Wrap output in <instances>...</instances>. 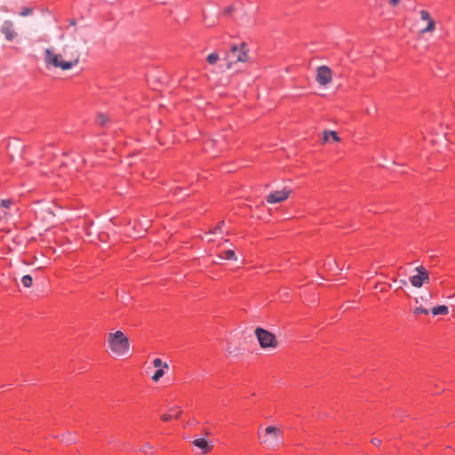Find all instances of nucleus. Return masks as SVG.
<instances>
[{"label": "nucleus", "mask_w": 455, "mask_h": 455, "mask_svg": "<svg viewBox=\"0 0 455 455\" xmlns=\"http://www.w3.org/2000/svg\"><path fill=\"white\" fill-rule=\"evenodd\" d=\"M80 52L78 50L68 49V45L63 47L61 53H56L52 49L44 51V63L46 68H55L61 70H69L79 63Z\"/></svg>", "instance_id": "f257e3e1"}, {"label": "nucleus", "mask_w": 455, "mask_h": 455, "mask_svg": "<svg viewBox=\"0 0 455 455\" xmlns=\"http://www.w3.org/2000/svg\"><path fill=\"white\" fill-rule=\"evenodd\" d=\"M260 444L267 449L277 450L283 443V432L275 426H268L258 432Z\"/></svg>", "instance_id": "f03ea898"}, {"label": "nucleus", "mask_w": 455, "mask_h": 455, "mask_svg": "<svg viewBox=\"0 0 455 455\" xmlns=\"http://www.w3.org/2000/svg\"><path fill=\"white\" fill-rule=\"evenodd\" d=\"M107 342L111 353L116 356L124 355L130 350L129 339L121 331L108 333Z\"/></svg>", "instance_id": "7ed1b4c3"}, {"label": "nucleus", "mask_w": 455, "mask_h": 455, "mask_svg": "<svg viewBox=\"0 0 455 455\" xmlns=\"http://www.w3.org/2000/svg\"><path fill=\"white\" fill-rule=\"evenodd\" d=\"M249 60L248 50L244 43L236 45L233 44L231 50L226 54L227 68H232L233 65L237 62H246Z\"/></svg>", "instance_id": "20e7f679"}, {"label": "nucleus", "mask_w": 455, "mask_h": 455, "mask_svg": "<svg viewBox=\"0 0 455 455\" xmlns=\"http://www.w3.org/2000/svg\"><path fill=\"white\" fill-rule=\"evenodd\" d=\"M255 335L260 345V347L264 349L267 348H275L278 346V341L275 336L270 331L264 330L260 327L256 328Z\"/></svg>", "instance_id": "39448f33"}, {"label": "nucleus", "mask_w": 455, "mask_h": 455, "mask_svg": "<svg viewBox=\"0 0 455 455\" xmlns=\"http://www.w3.org/2000/svg\"><path fill=\"white\" fill-rule=\"evenodd\" d=\"M418 275H412L410 279L411 283L415 288H420L423 283H428L430 281L428 271L422 266H419L415 269Z\"/></svg>", "instance_id": "423d86ee"}, {"label": "nucleus", "mask_w": 455, "mask_h": 455, "mask_svg": "<svg viewBox=\"0 0 455 455\" xmlns=\"http://www.w3.org/2000/svg\"><path fill=\"white\" fill-rule=\"evenodd\" d=\"M315 79L316 82L323 86L329 84L332 80V73L331 68L324 65L318 67Z\"/></svg>", "instance_id": "0eeeda50"}, {"label": "nucleus", "mask_w": 455, "mask_h": 455, "mask_svg": "<svg viewBox=\"0 0 455 455\" xmlns=\"http://www.w3.org/2000/svg\"><path fill=\"white\" fill-rule=\"evenodd\" d=\"M291 193V189L283 188L282 190L275 191L266 197L267 204H276L287 200Z\"/></svg>", "instance_id": "6e6552de"}, {"label": "nucleus", "mask_w": 455, "mask_h": 455, "mask_svg": "<svg viewBox=\"0 0 455 455\" xmlns=\"http://www.w3.org/2000/svg\"><path fill=\"white\" fill-rule=\"evenodd\" d=\"M1 32L4 35L7 41H12L18 36V32L14 24L11 20H5L1 26Z\"/></svg>", "instance_id": "1a4fd4ad"}, {"label": "nucleus", "mask_w": 455, "mask_h": 455, "mask_svg": "<svg viewBox=\"0 0 455 455\" xmlns=\"http://www.w3.org/2000/svg\"><path fill=\"white\" fill-rule=\"evenodd\" d=\"M420 19L422 20H425L427 23V26L424 28H422L419 32L421 35L427 33V32H431L435 29V23L430 17V13L427 11L422 10L420 12Z\"/></svg>", "instance_id": "9d476101"}, {"label": "nucleus", "mask_w": 455, "mask_h": 455, "mask_svg": "<svg viewBox=\"0 0 455 455\" xmlns=\"http://www.w3.org/2000/svg\"><path fill=\"white\" fill-rule=\"evenodd\" d=\"M193 445L201 450L202 453L205 454L210 452L213 445L208 440L204 438H197L192 442Z\"/></svg>", "instance_id": "9b49d317"}, {"label": "nucleus", "mask_w": 455, "mask_h": 455, "mask_svg": "<svg viewBox=\"0 0 455 455\" xmlns=\"http://www.w3.org/2000/svg\"><path fill=\"white\" fill-rule=\"evenodd\" d=\"M12 200L11 199H4L0 202V220L5 219L8 217L7 210L12 204Z\"/></svg>", "instance_id": "f8f14e48"}, {"label": "nucleus", "mask_w": 455, "mask_h": 455, "mask_svg": "<svg viewBox=\"0 0 455 455\" xmlns=\"http://www.w3.org/2000/svg\"><path fill=\"white\" fill-rule=\"evenodd\" d=\"M329 137H331V140L335 142L340 141V138L336 132L325 130L323 132V143H327L329 141Z\"/></svg>", "instance_id": "ddd939ff"}, {"label": "nucleus", "mask_w": 455, "mask_h": 455, "mask_svg": "<svg viewBox=\"0 0 455 455\" xmlns=\"http://www.w3.org/2000/svg\"><path fill=\"white\" fill-rule=\"evenodd\" d=\"M37 215L40 216L43 220H50L55 214L49 207L40 208L37 212Z\"/></svg>", "instance_id": "4468645a"}, {"label": "nucleus", "mask_w": 455, "mask_h": 455, "mask_svg": "<svg viewBox=\"0 0 455 455\" xmlns=\"http://www.w3.org/2000/svg\"><path fill=\"white\" fill-rule=\"evenodd\" d=\"M220 259H226L229 260H236V255L233 250H227L223 252V254L219 255Z\"/></svg>", "instance_id": "2eb2a0df"}, {"label": "nucleus", "mask_w": 455, "mask_h": 455, "mask_svg": "<svg viewBox=\"0 0 455 455\" xmlns=\"http://www.w3.org/2000/svg\"><path fill=\"white\" fill-rule=\"evenodd\" d=\"M432 314L434 315H447L448 314V307L446 306H444V305L433 307L432 308Z\"/></svg>", "instance_id": "dca6fc26"}, {"label": "nucleus", "mask_w": 455, "mask_h": 455, "mask_svg": "<svg viewBox=\"0 0 455 455\" xmlns=\"http://www.w3.org/2000/svg\"><path fill=\"white\" fill-rule=\"evenodd\" d=\"M61 442L66 443V444H71V443H76V436H75L74 434H69L68 433L67 435H63Z\"/></svg>", "instance_id": "f3484780"}, {"label": "nucleus", "mask_w": 455, "mask_h": 455, "mask_svg": "<svg viewBox=\"0 0 455 455\" xmlns=\"http://www.w3.org/2000/svg\"><path fill=\"white\" fill-rule=\"evenodd\" d=\"M21 283H22V285L25 287V288H29L32 286L33 284V278L30 275H25L22 278H21Z\"/></svg>", "instance_id": "a211bd4d"}, {"label": "nucleus", "mask_w": 455, "mask_h": 455, "mask_svg": "<svg viewBox=\"0 0 455 455\" xmlns=\"http://www.w3.org/2000/svg\"><path fill=\"white\" fill-rule=\"evenodd\" d=\"M206 60L210 65H214L220 60V57L217 52H212L207 56Z\"/></svg>", "instance_id": "6ab92c4d"}, {"label": "nucleus", "mask_w": 455, "mask_h": 455, "mask_svg": "<svg viewBox=\"0 0 455 455\" xmlns=\"http://www.w3.org/2000/svg\"><path fill=\"white\" fill-rule=\"evenodd\" d=\"M153 365L158 369H168L169 365L167 363H164L160 358H156L153 361Z\"/></svg>", "instance_id": "aec40b11"}, {"label": "nucleus", "mask_w": 455, "mask_h": 455, "mask_svg": "<svg viewBox=\"0 0 455 455\" xmlns=\"http://www.w3.org/2000/svg\"><path fill=\"white\" fill-rule=\"evenodd\" d=\"M164 374V369H158L152 376V380L157 382Z\"/></svg>", "instance_id": "412c9836"}, {"label": "nucleus", "mask_w": 455, "mask_h": 455, "mask_svg": "<svg viewBox=\"0 0 455 455\" xmlns=\"http://www.w3.org/2000/svg\"><path fill=\"white\" fill-rule=\"evenodd\" d=\"M97 120L100 125H105L108 121V116L106 114H99Z\"/></svg>", "instance_id": "4be33fe9"}, {"label": "nucleus", "mask_w": 455, "mask_h": 455, "mask_svg": "<svg viewBox=\"0 0 455 455\" xmlns=\"http://www.w3.org/2000/svg\"><path fill=\"white\" fill-rule=\"evenodd\" d=\"M224 226V221H220L218 223V225L210 231V233L212 234H218V233H222V228Z\"/></svg>", "instance_id": "5701e85b"}, {"label": "nucleus", "mask_w": 455, "mask_h": 455, "mask_svg": "<svg viewBox=\"0 0 455 455\" xmlns=\"http://www.w3.org/2000/svg\"><path fill=\"white\" fill-rule=\"evenodd\" d=\"M413 313L415 315H419V314L427 315L428 314V310L424 308V307H418L414 308Z\"/></svg>", "instance_id": "b1692460"}, {"label": "nucleus", "mask_w": 455, "mask_h": 455, "mask_svg": "<svg viewBox=\"0 0 455 455\" xmlns=\"http://www.w3.org/2000/svg\"><path fill=\"white\" fill-rule=\"evenodd\" d=\"M31 13V10L29 8H24L20 12L21 16H26Z\"/></svg>", "instance_id": "393cba45"}, {"label": "nucleus", "mask_w": 455, "mask_h": 455, "mask_svg": "<svg viewBox=\"0 0 455 455\" xmlns=\"http://www.w3.org/2000/svg\"><path fill=\"white\" fill-rule=\"evenodd\" d=\"M151 449H152V446L149 443H146L141 448V451H147L151 450Z\"/></svg>", "instance_id": "a878e982"}, {"label": "nucleus", "mask_w": 455, "mask_h": 455, "mask_svg": "<svg viewBox=\"0 0 455 455\" xmlns=\"http://www.w3.org/2000/svg\"><path fill=\"white\" fill-rule=\"evenodd\" d=\"M161 419L164 421H168V420H170L172 419V416L169 415V414H164V415L161 416Z\"/></svg>", "instance_id": "bb28decb"}, {"label": "nucleus", "mask_w": 455, "mask_h": 455, "mask_svg": "<svg viewBox=\"0 0 455 455\" xmlns=\"http://www.w3.org/2000/svg\"><path fill=\"white\" fill-rule=\"evenodd\" d=\"M371 443L376 446H379L381 443V441L379 439L373 438V439H371Z\"/></svg>", "instance_id": "cd10ccee"}, {"label": "nucleus", "mask_w": 455, "mask_h": 455, "mask_svg": "<svg viewBox=\"0 0 455 455\" xmlns=\"http://www.w3.org/2000/svg\"><path fill=\"white\" fill-rule=\"evenodd\" d=\"M228 352L229 354H233L236 351V348L235 347H233L232 346H228V348H227Z\"/></svg>", "instance_id": "c85d7f7f"}, {"label": "nucleus", "mask_w": 455, "mask_h": 455, "mask_svg": "<svg viewBox=\"0 0 455 455\" xmlns=\"http://www.w3.org/2000/svg\"><path fill=\"white\" fill-rule=\"evenodd\" d=\"M100 239L102 242H106V235H105V234H100Z\"/></svg>", "instance_id": "c756f323"}, {"label": "nucleus", "mask_w": 455, "mask_h": 455, "mask_svg": "<svg viewBox=\"0 0 455 455\" xmlns=\"http://www.w3.org/2000/svg\"><path fill=\"white\" fill-rule=\"evenodd\" d=\"M399 3V0H390V4L392 5H396Z\"/></svg>", "instance_id": "7c9ffc66"}, {"label": "nucleus", "mask_w": 455, "mask_h": 455, "mask_svg": "<svg viewBox=\"0 0 455 455\" xmlns=\"http://www.w3.org/2000/svg\"><path fill=\"white\" fill-rule=\"evenodd\" d=\"M331 266H336V267H337V262H336V260H332V262H330V263H329V267H330V268L331 267Z\"/></svg>", "instance_id": "2f4dec72"}, {"label": "nucleus", "mask_w": 455, "mask_h": 455, "mask_svg": "<svg viewBox=\"0 0 455 455\" xmlns=\"http://www.w3.org/2000/svg\"><path fill=\"white\" fill-rule=\"evenodd\" d=\"M70 24H71L72 26H75V25H76V20H72L70 21Z\"/></svg>", "instance_id": "473e14b6"}, {"label": "nucleus", "mask_w": 455, "mask_h": 455, "mask_svg": "<svg viewBox=\"0 0 455 455\" xmlns=\"http://www.w3.org/2000/svg\"><path fill=\"white\" fill-rule=\"evenodd\" d=\"M180 414H181V411H178V413H176V415L174 417L178 418Z\"/></svg>", "instance_id": "72a5a7b5"}, {"label": "nucleus", "mask_w": 455, "mask_h": 455, "mask_svg": "<svg viewBox=\"0 0 455 455\" xmlns=\"http://www.w3.org/2000/svg\"><path fill=\"white\" fill-rule=\"evenodd\" d=\"M401 283H402V284H403V285H405V284L407 283L405 280H402V281H401Z\"/></svg>", "instance_id": "f704fd0d"}]
</instances>
